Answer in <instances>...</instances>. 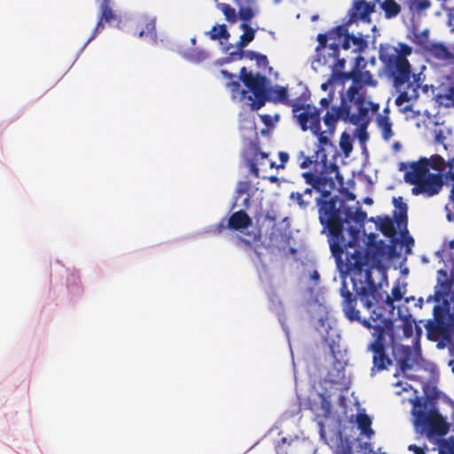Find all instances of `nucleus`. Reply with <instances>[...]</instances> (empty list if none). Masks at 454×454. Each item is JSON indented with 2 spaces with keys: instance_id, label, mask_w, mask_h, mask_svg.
<instances>
[{
  "instance_id": "nucleus-1",
  "label": "nucleus",
  "mask_w": 454,
  "mask_h": 454,
  "mask_svg": "<svg viewBox=\"0 0 454 454\" xmlns=\"http://www.w3.org/2000/svg\"><path fill=\"white\" fill-rule=\"evenodd\" d=\"M399 170L404 171L403 178L406 183L412 184V194H437L444 184L450 187V200L451 209L447 207V218L454 221V157L447 161L439 154L430 158L421 157L417 161L409 163L400 162Z\"/></svg>"
},
{
  "instance_id": "nucleus-2",
  "label": "nucleus",
  "mask_w": 454,
  "mask_h": 454,
  "mask_svg": "<svg viewBox=\"0 0 454 454\" xmlns=\"http://www.w3.org/2000/svg\"><path fill=\"white\" fill-rule=\"evenodd\" d=\"M331 250L336 258L339 270L350 275L353 290L359 296L364 306L371 310L373 301L378 302V298L381 299L372 275V269L381 268V247L376 244H371L364 253L356 250L349 258L347 257V262L341 260L344 251L340 245L333 243Z\"/></svg>"
},
{
  "instance_id": "nucleus-3",
  "label": "nucleus",
  "mask_w": 454,
  "mask_h": 454,
  "mask_svg": "<svg viewBox=\"0 0 454 454\" xmlns=\"http://www.w3.org/2000/svg\"><path fill=\"white\" fill-rule=\"evenodd\" d=\"M340 295L343 298L341 307L345 317L351 322L357 321L365 328L372 330L373 340L367 346V350L372 353V373L387 370L393 364V361L387 352L386 336H389L391 342L394 341V321L372 308L369 318L362 319L360 311L356 309V295L348 289L345 283L340 288Z\"/></svg>"
},
{
  "instance_id": "nucleus-4",
  "label": "nucleus",
  "mask_w": 454,
  "mask_h": 454,
  "mask_svg": "<svg viewBox=\"0 0 454 454\" xmlns=\"http://www.w3.org/2000/svg\"><path fill=\"white\" fill-rule=\"evenodd\" d=\"M348 105H342L340 115L353 125L366 127L370 108L378 111L379 105L367 101L357 86H350L347 90Z\"/></svg>"
},
{
  "instance_id": "nucleus-5",
  "label": "nucleus",
  "mask_w": 454,
  "mask_h": 454,
  "mask_svg": "<svg viewBox=\"0 0 454 454\" xmlns=\"http://www.w3.org/2000/svg\"><path fill=\"white\" fill-rule=\"evenodd\" d=\"M450 289V283L447 280H438L433 295L427 299V302L432 301L436 302L442 301V305L437 304L433 309V319L426 324V328L431 333H441L445 327V316L448 312L449 302L447 296Z\"/></svg>"
},
{
  "instance_id": "nucleus-6",
  "label": "nucleus",
  "mask_w": 454,
  "mask_h": 454,
  "mask_svg": "<svg viewBox=\"0 0 454 454\" xmlns=\"http://www.w3.org/2000/svg\"><path fill=\"white\" fill-rule=\"evenodd\" d=\"M414 426L420 434H426L428 438L442 437L449 431V425L435 409L429 411H414Z\"/></svg>"
},
{
  "instance_id": "nucleus-7",
  "label": "nucleus",
  "mask_w": 454,
  "mask_h": 454,
  "mask_svg": "<svg viewBox=\"0 0 454 454\" xmlns=\"http://www.w3.org/2000/svg\"><path fill=\"white\" fill-rule=\"evenodd\" d=\"M318 207L319 222L336 239L342 237L343 221L337 207V197L316 199Z\"/></svg>"
},
{
  "instance_id": "nucleus-8",
  "label": "nucleus",
  "mask_w": 454,
  "mask_h": 454,
  "mask_svg": "<svg viewBox=\"0 0 454 454\" xmlns=\"http://www.w3.org/2000/svg\"><path fill=\"white\" fill-rule=\"evenodd\" d=\"M380 59L393 80V84L397 90H401L406 83H411V67L403 55L381 54Z\"/></svg>"
},
{
  "instance_id": "nucleus-9",
  "label": "nucleus",
  "mask_w": 454,
  "mask_h": 454,
  "mask_svg": "<svg viewBox=\"0 0 454 454\" xmlns=\"http://www.w3.org/2000/svg\"><path fill=\"white\" fill-rule=\"evenodd\" d=\"M239 80L243 82L247 89L253 93V96L248 95L249 106L252 110H258L262 108L266 102V84L267 78L259 73L255 75L251 72H247L246 67L240 69Z\"/></svg>"
},
{
  "instance_id": "nucleus-10",
  "label": "nucleus",
  "mask_w": 454,
  "mask_h": 454,
  "mask_svg": "<svg viewBox=\"0 0 454 454\" xmlns=\"http://www.w3.org/2000/svg\"><path fill=\"white\" fill-rule=\"evenodd\" d=\"M318 44L316 48L317 61L323 65H328L333 73L340 72L346 64V57L340 56V46L338 43L332 42L327 43V35L325 34L317 35Z\"/></svg>"
},
{
  "instance_id": "nucleus-11",
  "label": "nucleus",
  "mask_w": 454,
  "mask_h": 454,
  "mask_svg": "<svg viewBox=\"0 0 454 454\" xmlns=\"http://www.w3.org/2000/svg\"><path fill=\"white\" fill-rule=\"evenodd\" d=\"M292 112L302 131L308 129L312 133L319 131L321 111L315 106L296 102L292 104Z\"/></svg>"
},
{
  "instance_id": "nucleus-12",
  "label": "nucleus",
  "mask_w": 454,
  "mask_h": 454,
  "mask_svg": "<svg viewBox=\"0 0 454 454\" xmlns=\"http://www.w3.org/2000/svg\"><path fill=\"white\" fill-rule=\"evenodd\" d=\"M253 220L248 214L240 209L232 213L228 219L222 218L218 223L212 225L208 231L214 235H220L227 229L242 231L251 226Z\"/></svg>"
},
{
  "instance_id": "nucleus-13",
  "label": "nucleus",
  "mask_w": 454,
  "mask_h": 454,
  "mask_svg": "<svg viewBox=\"0 0 454 454\" xmlns=\"http://www.w3.org/2000/svg\"><path fill=\"white\" fill-rule=\"evenodd\" d=\"M302 177L306 184L312 186L316 192L320 193L318 199H328L332 191L336 187V183L332 177H328L323 173L316 175L310 171L302 173Z\"/></svg>"
},
{
  "instance_id": "nucleus-14",
  "label": "nucleus",
  "mask_w": 454,
  "mask_h": 454,
  "mask_svg": "<svg viewBox=\"0 0 454 454\" xmlns=\"http://www.w3.org/2000/svg\"><path fill=\"white\" fill-rule=\"evenodd\" d=\"M298 159L301 160L299 163L300 168H309L312 163L317 164L318 160L323 164L324 168H325L326 172L334 173L335 178L339 181L340 184H343V177L340 174L339 167L337 164H330L329 170L327 169V156L325 153L324 148H319L316 151L315 155L313 156H306L304 152H300L298 154Z\"/></svg>"
},
{
  "instance_id": "nucleus-15",
  "label": "nucleus",
  "mask_w": 454,
  "mask_h": 454,
  "mask_svg": "<svg viewBox=\"0 0 454 454\" xmlns=\"http://www.w3.org/2000/svg\"><path fill=\"white\" fill-rule=\"evenodd\" d=\"M375 3L366 2V0H354L352 7L348 12V25L357 20L370 21L371 14L374 12Z\"/></svg>"
},
{
  "instance_id": "nucleus-16",
  "label": "nucleus",
  "mask_w": 454,
  "mask_h": 454,
  "mask_svg": "<svg viewBox=\"0 0 454 454\" xmlns=\"http://www.w3.org/2000/svg\"><path fill=\"white\" fill-rule=\"evenodd\" d=\"M393 354L402 372L412 369L418 362L417 356L410 346L397 345L394 347Z\"/></svg>"
},
{
  "instance_id": "nucleus-17",
  "label": "nucleus",
  "mask_w": 454,
  "mask_h": 454,
  "mask_svg": "<svg viewBox=\"0 0 454 454\" xmlns=\"http://www.w3.org/2000/svg\"><path fill=\"white\" fill-rule=\"evenodd\" d=\"M117 20L118 16L111 7V0H102L100 3V12L97 24L87 43L92 41L104 29V22L111 24Z\"/></svg>"
},
{
  "instance_id": "nucleus-18",
  "label": "nucleus",
  "mask_w": 454,
  "mask_h": 454,
  "mask_svg": "<svg viewBox=\"0 0 454 454\" xmlns=\"http://www.w3.org/2000/svg\"><path fill=\"white\" fill-rule=\"evenodd\" d=\"M340 74L346 79H351L353 82L351 86H357L359 90L363 88V86L375 87L377 85V81L373 79L372 74L368 70L361 71L357 68H355L351 72Z\"/></svg>"
},
{
  "instance_id": "nucleus-19",
  "label": "nucleus",
  "mask_w": 454,
  "mask_h": 454,
  "mask_svg": "<svg viewBox=\"0 0 454 454\" xmlns=\"http://www.w3.org/2000/svg\"><path fill=\"white\" fill-rule=\"evenodd\" d=\"M306 443L299 438L290 439L283 437L278 443V454H308L305 451Z\"/></svg>"
},
{
  "instance_id": "nucleus-20",
  "label": "nucleus",
  "mask_w": 454,
  "mask_h": 454,
  "mask_svg": "<svg viewBox=\"0 0 454 454\" xmlns=\"http://www.w3.org/2000/svg\"><path fill=\"white\" fill-rule=\"evenodd\" d=\"M393 204L395 206L394 218L395 222L399 229H403L402 234L408 233L407 223H408V207L403 202L402 197L393 198Z\"/></svg>"
},
{
  "instance_id": "nucleus-21",
  "label": "nucleus",
  "mask_w": 454,
  "mask_h": 454,
  "mask_svg": "<svg viewBox=\"0 0 454 454\" xmlns=\"http://www.w3.org/2000/svg\"><path fill=\"white\" fill-rule=\"evenodd\" d=\"M406 89L403 91H400V94L395 98V105L401 108L403 113H408L411 110V105L404 103H409L412 99H416L419 97L418 86H415L413 83H406Z\"/></svg>"
},
{
  "instance_id": "nucleus-22",
  "label": "nucleus",
  "mask_w": 454,
  "mask_h": 454,
  "mask_svg": "<svg viewBox=\"0 0 454 454\" xmlns=\"http://www.w3.org/2000/svg\"><path fill=\"white\" fill-rule=\"evenodd\" d=\"M266 101H270L275 104L282 103L292 106V102L288 100V92L286 87L282 86H274V87H267L266 86Z\"/></svg>"
},
{
  "instance_id": "nucleus-23",
  "label": "nucleus",
  "mask_w": 454,
  "mask_h": 454,
  "mask_svg": "<svg viewBox=\"0 0 454 454\" xmlns=\"http://www.w3.org/2000/svg\"><path fill=\"white\" fill-rule=\"evenodd\" d=\"M376 223L378 225V229L385 237L392 239L395 236L396 231L394 226V222L389 216H378Z\"/></svg>"
},
{
  "instance_id": "nucleus-24",
  "label": "nucleus",
  "mask_w": 454,
  "mask_h": 454,
  "mask_svg": "<svg viewBox=\"0 0 454 454\" xmlns=\"http://www.w3.org/2000/svg\"><path fill=\"white\" fill-rule=\"evenodd\" d=\"M376 121L379 129L381 131L382 138L386 141H388L394 136V132L392 130V123L389 117L387 114L378 115Z\"/></svg>"
},
{
  "instance_id": "nucleus-25",
  "label": "nucleus",
  "mask_w": 454,
  "mask_h": 454,
  "mask_svg": "<svg viewBox=\"0 0 454 454\" xmlns=\"http://www.w3.org/2000/svg\"><path fill=\"white\" fill-rule=\"evenodd\" d=\"M348 26L347 21L345 24L339 25L329 30L328 33L325 34L327 40H332L333 42L338 43L340 45V41L348 35Z\"/></svg>"
},
{
  "instance_id": "nucleus-26",
  "label": "nucleus",
  "mask_w": 454,
  "mask_h": 454,
  "mask_svg": "<svg viewBox=\"0 0 454 454\" xmlns=\"http://www.w3.org/2000/svg\"><path fill=\"white\" fill-rule=\"evenodd\" d=\"M240 28L244 30V34L240 35L239 41L237 43L239 50H242L250 43L255 35V30L253 29L249 25L242 23Z\"/></svg>"
},
{
  "instance_id": "nucleus-27",
  "label": "nucleus",
  "mask_w": 454,
  "mask_h": 454,
  "mask_svg": "<svg viewBox=\"0 0 454 454\" xmlns=\"http://www.w3.org/2000/svg\"><path fill=\"white\" fill-rule=\"evenodd\" d=\"M357 427L361 432L367 437H371L373 434L372 429V419L365 413H359L356 417Z\"/></svg>"
},
{
  "instance_id": "nucleus-28",
  "label": "nucleus",
  "mask_w": 454,
  "mask_h": 454,
  "mask_svg": "<svg viewBox=\"0 0 454 454\" xmlns=\"http://www.w3.org/2000/svg\"><path fill=\"white\" fill-rule=\"evenodd\" d=\"M381 9L385 12L387 19L396 17L401 12V6L395 0H384L381 4Z\"/></svg>"
},
{
  "instance_id": "nucleus-29",
  "label": "nucleus",
  "mask_w": 454,
  "mask_h": 454,
  "mask_svg": "<svg viewBox=\"0 0 454 454\" xmlns=\"http://www.w3.org/2000/svg\"><path fill=\"white\" fill-rule=\"evenodd\" d=\"M226 86L230 89L233 99L239 98L242 101L247 98V91L240 89L239 80L229 81Z\"/></svg>"
},
{
  "instance_id": "nucleus-30",
  "label": "nucleus",
  "mask_w": 454,
  "mask_h": 454,
  "mask_svg": "<svg viewBox=\"0 0 454 454\" xmlns=\"http://www.w3.org/2000/svg\"><path fill=\"white\" fill-rule=\"evenodd\" d=\"M344 215L347 222L353 220L356 223H362L366 218V213L361 207H357L355 210L352 207L344 208Z\"/></svg>"
},
{
  "instance_id": "nucleus-31",
  "label": "nucleus",
  "mask_w": 454,
  "mask_h": 454,
  "mask_svg": "<svg viewBox=\"0 0 454 454\" xmlns=\"http://www.w3.org/2000/svg\"><path fill=\"white\" fill-rule=\"evenodd\" d=\"M186 59L192 63H200L208 58L207 51L200 49H192L185 53Z\"/></svg>"
},
{
  "instance_id": "nucleus-32",
  "label": "nucleus",
  "mask_w": 454,
  "mask_h": 454,
  "mask_svg": "<svg viewBox=\"0 0 454 454\" xmlns=\"http://www.w3.org/2000/svg\"><path fill=\"white\" fill-rule=\"evenodd\" d=\"M406 4L411 12L418 13L427 10L431 5L429 0H408Z\"/></svg>"
},
{
  "instance_id": "nucleus-33",
  "label": "nucleus",
  "mask_w": 454,
  "mask_h": 454,
  "mask_svg": "<svg viewBox=\"0 0 454 454\" xmlns=\"http://www.w3.org/2000/svg\"><path fill=\"white\" fill-rule=\"evenodd\" d=\"M209 36L212 40H217L220 38H228L230 34L224 24L219 26H214L208 32Z\"/></svg>"
},
{
  "instance_id": "nucleus-34",
  "label": "nucleus",
  "mask_w": 454,
  "mask_h": 454,
  "mask_svg": "<svg viewBox=\"0 0 454 454\" xmlns=\"http://www.w3.org/2000/svg\"><path fill=\"white\" fill-rule=\"evenodd\" d=\"M347 36L350 42V44L353 45L352 51L354 53L360 52L367 46V43L363 37H358L354 35H350L349 33Z\"/></svg>"
},
{
  "instance_id": "nucleus-35",
  "label": "nucleus",
  "mask_w": 454,
  "mask_h": 454,
  "mask_svg": "<svg viewBox=\"0 0 454 454\" xmlns=\"http://www.w3.org/2000/svg\"><path fill=\"white\" fill-rule=\"evenodd\" d=\"M403 298V294L401 292V289L400 287L397 286H395L393 289H392V296H389L388 294H387L386 296V300H385V302L386 304L390 308V309H394V301H401Z\"/></svg>"
},
{
  "instance_id": "nucleus-36",
  "label": "nucleus",
  "mask_w": 454,
  "mask_h": 454,
  "mask_svg": "<svg viewBox=\"0 0 454 454\" xmlns=\"http://www.w3.org/2000/svg\"><path fill=\"white\" fill-rule=\"evenodd\" d=\"M258 52H255L254 51H243L239 50V51H233L230 53L231 58L238 57V59H241L243 58H246L249 60H256V58L258 56Z\"/></svg>"
},
{
  "instance_id": "nucleus-37",
  "label": "nucleus",
  "mask_w": 454,
  "mask_h": 454,
  "mask_svg": "<svg viewBox=\"0 0 454 454\" xmlns=\"http://www.w3.org/2000/svg\"><path fill=\"white\" fill-rule=\"evenodd\" d=\"M221 11L223 12V15L225 16L226 20L231 22L234 23L237 20V14L234 8H232L231 5L227 4H222L221 5Z\"/></svg>"
},
{
  "instance_id": "nucleus-38",
  "label": "nucleus",
  "mask_w": 454,
  "mask_h": 454,
  "mask_svg": "<svg viewBox=\"0 0 454 454\" xmlns=\"http://www.w3.org/2000/svg\"><path fill=\"white\" fill-rule=\"evenodd\" d=\"M290 199L295 201L301 208H306L311 204V200L304 199V194L301 192H292L290 194Z\"/></svg>"
},
{
  "instance_id": "nucleus-39",
  "label": "nucleus",
  "mask_w": 454,
  "mask_h": 454,
  "mask_svg": "<svg viewBox=\"0 0 454 454\" xmlns=\"http://www.w3.org/2000/svg\"><path fill=\"white\" fill-rule=\"evenodd\" d=\"M415 321L411 317H406L403 319V332L405 337H411L413 334V325Z\"/></svg>"
},
{
  "instance_id": "nucleus-40",
  "label": "nucleus",
  "mask_w": 454,
  "mask_h": 454,
  "mask_svg": "<svg viewBox=\"0 0 454 454\" xmlns=\"http://www.w3.org/2000/svg\"><path fill=\"white\" fill-rule=\"evenodd\" d=\"M334 454H353L351 444L348 441L340 440L336 446Z\"/></svg>"
},
{
  "instance_id": "nucleus-41",
  "label": "nucleus",
  "mask_w": 454,
  "mask_h": 454,
  "mask_svg": "<svg viewBox=\"0 0 454 454\" xmlns=\"http://www.w3.org/2000/svg\"><path fill=\"white\" fill-rule=\"evenodd\" d=\"M155 35V22L154 20H149L145 23V28L141 29L138 33V36L144 35Z\"/></svg>"
},
{
  "instance_id": "nucleus-42",
  "label": "nucleus",
  "mask_w": 454,
  "mask_h": 454,
  "mask_svg": "<svg viewBox=\"0 0 454 454\" xmlns=\"http://www.w3.org/2000/svg\"><path fill=\"white\" fill-rule=\"evenodd\" d=\"M337 121L338 116L333 113L327 112L324 117L325 124L331 131L334 129Z\"/></svg>"
},
{
  "instance_id": "nucleus-43",
  "label": "nucleus",
  "mask_w": 454,
  "mask_h": 454,
  "mask_svg": "<svg viewBox=\"0 0 454 454\" xmlns=\"http://www.w3.org/2000/svg\"><path fill=\"white\" fill-rule=\"evenodd\" d=\"M239 17L245 22H248L253 19L254 12L250 7H242L239 10Z\"/></svg>"
},
{
  "instance_id": "nucleus-44",
  "label": "nucleus",
  "mask_w": 454,
  "mask_h": 454,
  "mask_svg": "<svg viewBox=\"0 0 454 454\" xmlns=\"http://www.w3.org/2000/svg\"><path fill=\"white\" fill-rule=\"evenodd\" d=\"M349 137L346 133H343L340 139V148L342 149L345 154H348L352 150V145L348 140Z\"/></svg>"
},
{
  "instance_id": "nucleus-45",
  "label": "nucleus",
  "mask_w": 454,
  "mask_h": 454,
  "mask_svg": "<svg viewBox=\"0 0 454 454\" xmlns=\"http://www.w3.org/2000/svg\"><path fill=\"white\" fill-rule=\"evenodd\" d=\"M313 134L316 135L318 139L319 145L317 149L323 148V145H327L328 144H330L329 138L325 135L324 132L321 131V125L319 126V131Z\"/></svg>"
},
{
  "instance_id": "nucleus-46",
  "label": "nucleus",
  "mask_w": 454,
  "mask_h": 454,
  "mask_svg": "<svg viewBox=\"0 0 454 454\" xmlns=\"http://www.w3.org/2000/svg\"><path fill=\"white\" fill-rule=\"evenodd\" d=\"M435 50H436L437 55H442L444 57V59H450L452 56V54L449 51V49L442 44L437 46Z\"/></svg>"
},
{
  "instance_id": "nucleus-47",
  "label": "nucleus",
  "mask_w": 454,
  "mask_h": 454,
  "mask_svg": "<svg viewBox=\"0 0 454 454\" xmlns=\"http://www.w3.org/2000/svg\"><path fill=\"white\" fill-rule=\"evenodd\" d=\"M278 158H279V160H280V164L278 165L277 168H285V164L289 160V154L287 153H286V152H279L278 153Z\"/></svg>"
},
{
  "instance_id": "nucleus-48",
  "label": "nucleus",
  "mask_w": 454,
  "mask_h": 454,
  "mask_svg": "<svg viewBox=\"0 0 454 454\" xmlns=\"http://www.w3.org/2000/svg\"><path fill=\"white\" fill-rule=\"evenodd\" d=\"M427 446L419 447L416 444H410L408 446V450L412 451L414 454H426Z\"/></svg>"
},
{
  "instance_id": "nucleus-49",
  "label": "nucleus",
  "mask_w": 454,
  "mask_h": 454,
  "mask_svg": "<svg viewBox=\"0 0 454 454\" xmlns=\"http://www.w3.org/2000/svg\"><path fill=\"white\" fill-rule=\"evenodd\" d=\"M255 61L257 66L260 67H266L269 64L267 56L260 53L258 54Z\"/></svg>"
},
{
  "instance_id": "nucleus-50",
  "label": "nucleus",
  "mask_w": 454,
  "mask_h": 454,
  "mask_svg": "<svg viewBox=\"0 0 454 454\" xmlns=\"http://www.w3.org/2000/svg\"><path fill=\"white\" fill-rule=\"evenodd\" d=\"M411 53V47H410L409 45L407 44H403L402 45V48H401V52L397 51L395 49V51L393 54H397V55H403L405 58L407 55H410Z\"/></svg>"
},
{
  "instance_id": "nucleus-51",
  "label": "nucleus",
  "mask_w": 454,
  "mask_h": 454,
  "mask_svg": "<svg viewBox=\"0 0 454 454\" xmlns=\"http://www.w3.org/2000/svg\"><path fill=\"white\" fill-rule=\"evenodd\" d=\"M342 49L343 51H348L350 48H351V44H350V42L348 38V36L346 35L345 38H343L340 43V49Z\"/></svg>"
},
{
  "instance_id": "nucleus-52",
  "label": "nucleus",
  "mask_w": 454,
  "mask_h": 454,
  "mask_svg": "<svg viewBox=\"0 0 454 454\" xmlns=\"http://www.w3.org/2000/svg\"><path fill=\"white\" fill-rule=\"evenodd\" d=\"M249 168H250V171L251 173L255 176V177H259V168L257 166V163L256 162H254V161H251L249 163Z\"/></svg>"
},
{
  "instance_id": "nucleus-53",
  "label": "nucleus",
  "mask_w": 454,
  "mask_h": 454,
  "mask_svg": "<svg viewBox=\"0 0 454 454\" xmlns=\"http://www.w3.org/2000/svg\"><path fill=\"white\" fill-rule=\"evenodd\" d=\"M220 73L224 78L228 79L229 81H232L236 78L235 74L230 73L229 71L225 70V69H222Z\"/></svg>"
},
{
  "instance_id": "nucleus-54",
  "label": "nucleus",
  "mask_w": 454,
  "mask_h": 454,
  "mask_svg": "<svg viewBox=\"0 0 454 454\" xmlns=\"http://www.w3.org/2000/svg\"><path fill=\"white\" fill-rule=\"evenodd\" d=\"M315 189L310 186L309 188H306L303 192H301L302 194H304V199H310L312 200V194H313V191Z\"/></svg>"
},
{
  "instance_id": "nucleus-55",
  "label": "nucleus",
  "mask_w": 454,
  "mask_h": 454,
  "mask_svg": "<svg viewBox=\"0 0 454 454\" xmlns=\"http://www.w3.org/2000/svg\"><path fill=\"white\" fill-rule=\"evenodd\" d=\"M255 160L257 162L262 163L263 160H268V155L265 153H259L258 154L255 155Z\"/></svg>"
},
{
  "instance_id": "nucleus-56",
  "label": "nucleus",
  "mask_w": 454,
  "mask_h": 454,
  "mask_svg": "<svg viewBox=\"0 0 454 454\" xmlns=\"http://www.w3.org/2000/svg\"><path fill=\"white\" fill-rule=\"evenodd\" d=\"M448 20H449V24L450 26H453V30H454V7L452 9H450L448 13Z\"/></svg>"
},
{
  "instance_id": "nucleus-57",
  "label": "nucleus",
  "mask_w": 454,
  "mask_h": 454,
  "mask_svg": "<svg viewBox=\"0 0 454 454\" xmlns=\"http://www.w3.org/2000/svg\"><path fill=\"white\" fill-rule=\"evenodd\" d=\"M238 239L244 246H246L247 247H252V241L251 240L247 239H245L243 237H239Z\"/></svg>"
},
{
  "instance_id": "nucleus-58",
  "label": "nucleus",
  "mask_w": 454,
  "mask_h": 454,
  "mask_svg": "<svg viewBox=\"0 0 454 454\" xmlns=\"http://www.w3.org/2000/svg\"><path fill=\"white\" fill-rule=\"evenodd\" d=\"M365 127H361L360 135L359 137L361 140L366 139L368 137V135L366 131L364 130Z\"/></svg>"
},
{
  "instance_id": "nucleus-59",
  "label": "nucleus",
  "mask_w": 454,
  "mask_h": 454,
  "mask_svg": "<svg viewBox=\"0 0 454 454\" xmlns=\"http://www.w3.org/2000/svg\"><path fill=\"white\" fill-rule=\"evenodd\" d=\"M319 278V273L317 270H314L311 274V279H313L314 281H318Z\"/></svg>"
},
{
  "instance_id": "nucleus-60",
  "label": "nucleus",
  "mask_w": 454,
  "mask_h": 454,
  "mask_svg": "<svg viewBox=\"0 0 454 454\" xmlns=\"http://www.w3.org/2000/svg\"><path fill=\"white\" fill-rule=\"evenodd\" d=\"M241 185L243 186L242 188L240 187L239 189V192L241 193V192H245L247 188H248V184L247 183H242Z\"/></svg>"
},
{
  "instance_id": "nucleus-61",
  "label": "nucleus",
  "mask_w": 454,
  "mask_h": 454,
  "mask_svg": "<svg viewBox=\"0 0 454 454\" xmlns=\"http://www.w3.org/2000/svg\"><path fill=\"white\" fill-rule=\"evenodd\" d=\"M320 104L325 106V107H327L328 105H329V100L327 98H322L320 100Z\"/></svg>"
},
{
  "instance_id": "nucleus-62",
  "label": "nucleus",
  "mask_w": 454,
  "mask_h": 454,
  "mask_svg": "<svg viewBox=\"0 0 454 454\" xmlns=\"http://www.w3.org/2000/svg\"><path fill=\"white\" fill-rule=\"evenodd\" d=\"M260 239H261V235L259 233H255V234L253 235V239H253L254 242H257V241L260 240Z\"/></svg>"
},
{
  "instance_id": "nucleus-63",
  "label": "nucleus",
  "mask_w": 454,
  "mask_h": 454,
  "mask_svg": "<svg viewBox=\"0 0 454 454\" xmlns=\"http://www.w3.org/2000/svg\"><path fill=\"white\" fill-rule=\"evenodd\" d=\"M406 244H407V246H408V247H409L410 245H411V246H413V244H414V239H413L411 237L407 238V239H406Z\"/></svg>"
},
{
  "instance_id": "nucleus-64",
  "label": "nucleus",
  "mask_w": 454,
  "mask_h": 454,
  "mask_svg": "<svg viewBox=\"0 0 454 454\" xmlns=\"http://www.w3.org/2000/svg\"><path fill=\"white\" fill-rule=\"evenodd\" d=\"M448 98H451L454 97V88H450Z\"/></svg>"
}]
</instances>
